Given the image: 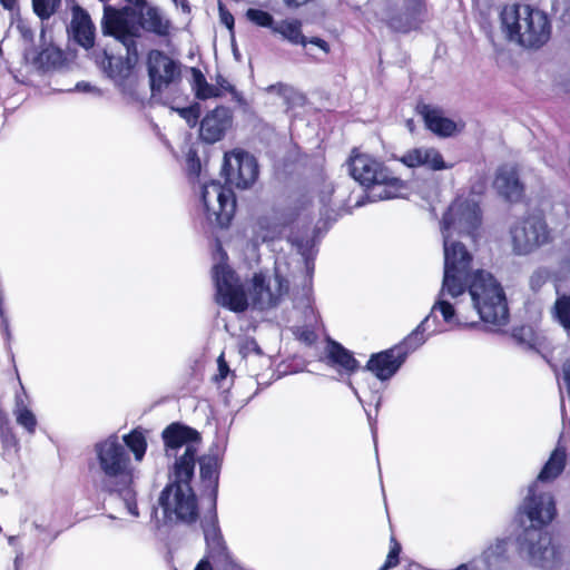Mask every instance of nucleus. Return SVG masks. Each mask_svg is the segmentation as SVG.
Instances as JSON below:
<instances>
[{
  "label": "nucleus",
  "instance_id": "nucleus-3",
  "mask_svg": "<svg viewBox=\"0 0 570 570\" xmlns=\"http://www.w3.org/2000/svg\"><path fill=\"white\" fill-rule=\"evenodd\" d=\"M213 277L216 302L233 312H243L249 302L258 309L276 306L289 287L288 265L283 259L275 262L273 275L254 274L245 292L234 272L224 262L215 264Z\"/></svg>",
  "mask_w": 570,
  "mask_h": 570
},
{
  "label": "nucleus",
  "instance_id": "nucleus-16",
  "mask_svg": "<svg viewBox=\"0 0 570 570\" xmlns=\"http://www.w3.org/2000/svg\"><path fill=\"white\" fill-rule=\"evenodd\" d=\"M399 161L409 168H424L431 171H440L452 168L439 149L429 146L415 147L406 150Z\"/></svg>",
  "mask_w": 570,
  "mask_h": 570
},
{
  "label": "nucleus",
  "instance_id": "nucleus-33",
  "mask_svg": "<svg viewBox=\"0 0 570 570\" xmlns=\"http://www.w3.org/2000/svg\"><path fill=\"white\" fill-rule=\"evenodd\" d=\"M246 17L253 23L259 27L271 28L272 30L275 24L273 16L263 10L248 9L246 11Z\"/></svg>",
  "mask_w": 570,
  "mask_h": 570
},
{
  "label": "nucleus",
  "instance_id": "nucleus-31",
  "mask_svg": "<svg viewBox=\"0 0 570 570\" xmlns=\"http://www.w3.org/2000/svg\"><path fill=\"white\" fill-rule=\"evenodd\" d=\"M285 225L279 222L264 219L259 222V234L262 242H271L282 236Z\"/></svg>",
  "mask_w": 570,
  "mask_h": 570
},
{
  "label": "nucleus",
  "instance_id": "nucleus-22",
  "mask_svg": "<svg viewBox=\"0 0 570 570\" xmlns=\"http://www.w3.org/2000/svg\"><path fill=\"white\" fill-rule=\"evenodd\" d=\"M75 40L85 48H91L95 41V27L89 14L79 7L72 9L70 24Z\"/></svg>",
  "mask_w": 570,
  "mask_h": 570
},
{
  "label": "nucleus",
  "instance_id": "nucleus-29",
  "mask_svg": "<svg viewBox=\"0 0 570 570\" xmlns=\"http://www.w3.org/2000/svg\"><path fill=\"white\" fill-rule=\"evenodd\" d=\"M200 478L205 487L210 489L214 499H216L218 473L216 463L212 459L200 461Z\"/></svg>",
  "mask_w": 570,
  "mask_h": 570
},
{
  "label": "nucleus",
  "instance_id": "nucleus-10",
  "mask_svg": "<svg viewBox=\"0 0 570 570\" xmlns=\"http://www.w3.org/2000/svg\"><path fill=\"white\" fill-rule=\"evenodd\" d=\"M200 200L203 212L209 224L226 227L230 223L236 203L229 188L218 181H210L202 186Z\"/></svg>",
  "mask_w": 570,
  "mask_h": 570
},
{
  "label": "nucleus",
  "instance_id": "nucleus-17",
  "mask_svg": "<svg viewBox=\"0 0 570 570\" xmlns=\"http://www.w3.org/2000/svg\"><path fill=\"white\" fill-rule=\"evenodd\" d=\"M416 109L422 116L426 128L436 136L450 137L462 131L464 128V122L462 120L448 118L444 115V111L436 106L420 104Z\"/></svg>",
  "mask_w": 570,
  "mask_h": 570
},
{
  "label": "nucleus",
  "instance_id": "nucleus-55",
  "mask_svg": "<svg viewBox=\"0 0 570 570\" xmlns=\"http://www.w3.org/2000/svg\"><path fill=\"white\" fill-rule=\"evenodd\" d=\"M413 120H407V127L410 130H412Z\"/></svg>",
  "mask_w": 570,
  "mask_h": 570
},
{
  "label": "nucleus",
  "instance_id": "nucleus-35",
  "mask_svg": "<svg viewBox=\"0 0 570 570\" xmlns=\"http://www.w3.org/2000/svg\"><path fill=\"white\" fill-rule=\"evenodd\" d=\"M58 0H32L35 12L41 18H49L53 11Z\"/></svg>",
  "mask_w": 570,
  "mask_h": 570
},
{
  "label": "nucleus",
  "instance_id": "nucleus-38",
  "mask_svg": "<svg viewBox=\"0 0 570 570\" xmlns=\"http://www.w3.org/2000/svg\"><path fill=\"white\" fill-rule=\"evenodd\" d=\"M180 117H183L190 127H194L198 119V112L195 108H181L177 109Z\"/></svg>",
  "mask_w": 570,
  "mask_h": 570
},
{
  "label": "nucleus",
  "instance_id": "nucleus-52",
  "mask_svg": "<svg viewBox=\"0 0 570 570\" xmlns=\"http://www.w3.org/2000/svg\"><path fill=\"white\" fill-rule=\"evenodd\" d=\"M307 0H285V2L288 4V6H294V7H298L303 3H305Z\"/></svg>",
  "mask_w": 570,
  "mask_h": 570
},
{
  "label": "nucleus",
  "instance_id": "nucleus-25",
  "mask_svg": "<svg viewBox=\"0 0 570 570\" xmlns=\"http://www.w3.org/2000/svg\"><path fill=\"white\" fill-rule=\"evenodd\" d=\"M302 23L297 19H285L275 22L273 32L293 45L306 46V38L302 35Z\"/></svg>",
  "mask_w": 570,
  "mask_h": 570
},
{
  "label": "nucleus",
  "instance_id": "nucleus-14",
  "mask_svg": "<svg viewBox=\"0 0 570 570\" xmlns=\"http://www.w3.org/2000/svg\"><path fill=\"white\" fill-rule=\"evenodd\" d=\"M513 249L528 254L549 240V230L540 216H530L517 223L511 229Z\"/></svg>",
  "mask_w": 570,
  "mask_h": 570
},
{
  "label": "nucleus",
  "instance_id": "nucleus-43",
  "mask_svg": "<svg viewBox=\"0 0 570 570\" xmlns=\"http://www.w3.org/2000/svg\"><path fill=\"white\" fill-rule=\"evenodd\" d=\"M307 43H311V45H314L316 47H318L324 53H328L330 52V46L326 41H324L323 39L321 38H311L309 40L306 39V45Z\"/></svg>",
  "mask_w": 570,
  "mask_h": 570
},
{
  "label": "nucleus",
  "instance_id": "nucleus-20",
  "mask_svg": "<svg viewBox=\"0 0 570 570\" xmlns=\"http://www.w3.org/2000/svg\"><path fill=\"white\" fill-rule=\"evenodd\" d=\"M406 357L401 348L394 347L373 355L367 363V368L380 380H387L400 368Z\"/></svg>",
  "mask_w": 570,
  "mask_h": 570
},
{
  "label": "nucleus",
  "instance_id": "nucleus-32",
  "mask_svg": "<svg viewBox=\"0 0 570 570\" xmlns=\"http://www.w3.org/2000/svg\"><path fill=\"white\" fill-rule=\"evenodd\" d=\"M554 313L564 330L570 332V296H562L556 301Z\"/></svg>",
  "mask_w": 570,
  "mask_h": 570
},
{
  "label": "nucleus",
  "instance_id": "nucleus-40",
  "mask_svg": "<svg viewBox=\"0 0 570 570\" xmlns=\"http://www.w3.org/2000/svg\"><path fill=\"white\" fill-rule=\"evenodd\" d=\"M296 334H297L298 338L306 344H312L316 340L315 332L309 328H302V330L298 328Z\"/></svg>",
  "mask_w": 570,
  "mask_h": 570
},
{
  "label": "nucleus",
  "instance_id": "nucleus-4",
  "mask_svg": "<svg viewBox=\"0 0 570 570\" xmlns=\"http://www.w3.org/2000/svg\"><path fill=\"white\" fill-rule=\"evenodd\" d=\"M469 298V291L462 288L460 293L453 294L450 292H445L443 289V284L441 285L438 299L433 304L430 314L420 323V325L403 341L401 346L402 353H409L416 350L421 346L428 335L439 334L444 332V328L436 320V314L443 318V322L451 327L456 326H472L476 322L470 320L469 313L470 307L473 312H475L472 307V304H466L465 301Z\"/></svg>",
  "mask_w": 570,
  "mask_h": 570
},
{
  "label": "nucleus",
  "instance_id": "nucleus-50",
  "mask_svg": "<svg viewBox=\"0 0 570 570\" xmlns=\"http://www.w3.org/2000/svg\"><path fill=\"white\" fill-rule=\"evenodd\" d=\"M0 3L4 9L13 10L17 4V0H0Z\"/></svg>",
  "mask_w": 570,
  "mask_h": 570
},
{
  "label": "nucleus",
  "instance_id": "nucleus-47",
  "mask_svg": "<svg viewBox=\"0 0 570 570\" xmlns=\"http://www.w3.org/2000/svg\"><path fill=\"white\" fill-rule=\"evenodd\" d=\"M563 374H564V380L567 382L568 392H569V396H570V358L567 360V362L563 365Z\"/></svg>",
  "mask_w": 570,
  "mask_h": 570
},
{
  "label": "nucleus",
  "instance_id": "nucleus-1",
  "mask_svg": "<svg viewBox=\"0 0 570 570\" xmlns=\"http://www.w3.org/2000/svg\"><path fill=\"white\" fill-rule=\"evenodd\" d=\"M482 216L473 198L458 197L444 213L441 222L444 271L443 289L453 294L469 291V301L484 323L502 326L508 321L505 295L500 283L489 272H471L472 256L462 238H475Z\"/></svg>",
  "mask_w": 570,
  "mask_h": 570
},
{
  "label": "nucleus",
  "instance_id": "nucleus-8",
  "mask_svg": "<svg viewBox=\"0 0 570 570\" xmlns=\"http://www.w3.org/2000/svg\"><path fill=\"white\" fill-rule=\"evenodd\" d=\"M518 551L530 566L553 570L563 560L562 548L542 529H524L518 538Z\"/></svg>",
  "mask_w": 570,
  "mask_h": 570
},
{
  "label": "nucleus",
  "instance_id": "nucleus-53",
  "mask_svg": "<svg viewBox=\"0 0 570 570\" xmlns=\"http://www.w3.org/2000/svg\"><path fill=\"white\" fill-rule=\"evenodd\" d=\"M2 324H3V330L6 332L7 335H9V324H8V320L3 317L2 320Z\"/></svg>",
  "mask_w": 570,
  "mask_h": 570
},
{
  "label": "nucleus",
  "instance_id": "nucleus-12",
  "mask_svg": "<svg viewBox=\"0 0 570 570\" xmlns=\"http://www.w3.org/2000/svg\"><path fill=\"white\" fill-rule=\"evenodd\" d=\"M426 17L425 0H397L385 10L382 20L394 31L405 33L416 30Z\"/></svg>",
  "mask_w": 570,
  "mask_h": 570
},
{
  "label": "nucleus",
  "instance_id": "nucleus-2",
  "mask_svg": "<svg viewBox=\"0 0 570 570\" xmlns=\"http://www.w3.org/2000/svg\"><path fill=\"white\" fill-rule=\"evenodd\" d=\"M129 449L136 462H141L146 450V438L140 431H132L124 436L110 435L95 446L99 471L102 473L104 487L114 493V501L125 513L139 517L136 500V471L127 453Z\"/></svg>",
  "mask_w": 570,
  "mask_h": 570
},
{
  "label": "nucleus",
  "instance_id": "nucleus-42",
  "mask_svg": "<svg viewBox=\"0 0 570 570\" xmlns=\"http://www.w3.org/2000/svg\"><path fill=\"white\" fill-rule=\"evenodd\" d=\"M219 17L223 24H225L228 29H232L234 26V17L229 13L225 8L219 4Z\"/></svg>",
  "mask_w": 570,
  "mask_h": 570
},
{
  "label": "nucleus",
  "instance_id": "nucleus-51",
  "mask_svg": "<svg viewBox=\"0 0 570 570\" xmlns=\"http://www.w3.org/2000/svg\"><path fill=\"white\" fill-rule=\"evenodd\" d=\"M400 547L395 544L389 552V556L393 559H399Z\"/></svg>",
  "mask_w": 570,
  "mask_h": 570
},
{
  "label": "nucleus",
  "instance_id": "nucleus-41",
  "mask_svg": "<svg viewBox=\"0 0 570 570\" xmlns=\"http://www.w3.org/2000/svg\"><path fill=\"white\" fill-rule=\"evenodd\" d=\"M217 364H218V374H217L216 379L224 380L229 372V367L225 361L224 354L219 355V357L217 360Z\"/></svg>",
  "mask_w": 570,
  "mask_h": 570
},
{
  "label": "nucleus",
  "instance_id": "nucleus-36",
  "mask_svg": "<svg viewBox=\"0 0 570 570\" xmlns=\"http://www.w3.org/2000/svg\"><path fill=\"white\" fill-rule=\"evenodd\" d=\"M216 82H217L216 87L220 90V96L224 92H230L235 100H237V101L242 100L240 95L235 90L234 86L230 82H228L224 77L218 76Z\"/></svg>",
  "mask_w": 570,
  "mask_h": 570
},
{
  "label": "nucleus",
  "instance_id": "nucleus-46",
  "mask_svg": "<svg viewBox=\"0 0 570 570\" xmlns=\"http://www.w3.org/2000/svg\"><path fill=\"white\" fill-rule=\"evenodd\" d=\"M397 563H399V559H393L392 557H390L387 554L386 560H385L384 564L381 567L380 570H389L391 568L396 567Z\"/></svg>",
  "mask_w": 570,
  "mask_h": 570
},
{
  "label": "nucleus",
  "instance_id": "nucleus-24",
  "mask_svg": "<svg viewBox=\"0 0 570 570\" xmlns=\"http://www.w3.org/2000/svg\"><path fill=\"white\" fill-rule=\"evenodd\" d=\"M566 461V449L562 446H557L550 454L549 460L543 465L534 482H537L540 487V483L551 482L557 479L564 470Z\"/></svg>",
  "mask_w": 570,
  "mask_h": 570
},
{
  "label": "nucleus",
  "instance_id": "nucleus-15",
  "mask_svg": "<svg viewBox=\"0 0 570 570\" xmlns=\"http://www.w3.org/2000/svg\"><path fill=\"white\" fill-rule=\"evenodd\" d=\"M223 171L229 185L246 189L257 179L258 166L248 153L234 150L225 155Z\"/></svg>",
  "mask_w": 570,
  "mask_h": 570
},
{
  "label": "nucleus",
  "instance_id": "nucleus-30",
  "mask_svg": "<svg viewBox=\"0 0 570 570\" xmlns=\"http://www.w3.org/2000/svg\"><path fill=\"white\" fill-rule=\"evenodd\" d=\"M334 193V187L332 184H323L316 195V205L318 206V212L322 216L328 217L330 213L333 212V202L332 196Z\"/></svg>",
  "mask_w": 570,
  "mask_h": 570
},
{
  "label": "nucleus",
  "instance_id": "nucleus-37",
  "mask_svg": "<svg viewBox=\"0 0 570 570\" xmlns=\"http://www.w3.org/2000/svg\"><path fill=\"white\" fill-rule=\"evenodd\" d=\"M240 353L246 357L250 354L259 355L262 351L255 340L246 338L240 346Z\"/></svg>",
  "mask_w": 570,
  "mask_h": 570
},
{
  "label": "nucleus",
  "instance_id": "nucleus-18",
  "mask_svg": "<svg viewBox=\"0 0 570 570\" xmlns=\"http://www.w3.org/2000/svg\"><path fill=\"white\" fill-rule=\"evenodd\" d=\"M204 537L207 544V558L215 563L227 566L230 561L226 543L220 532L217 514L214 512L203 524Z\"/></svg>",
  "mask_w": 570,
  "mask_h": 570
},
{
  "label": "nucleus",
  "instance_id": "nucleus-54",
  "mask_svg": "<svg viewBox=\"0 0 570 570\" xmlns=\"http://www.w3.org/2000/svg\"><path fill=\"white\" fill-rule=\"evenodd\" d=\"M174 1H175V2H177L178 0H174ZM181 6H183V9H184V10H187V9H188V7L185 4V1H184V0H181Z\"/></svg>",
  "mask_w": 570,
  "mask_h": 570
},
{
  "label": "nucleus",
  "instance_id": "nucleus-23",
  "mask_svg": "<svg viewBox=\"0 0 570 570\" xmlns=\"http://www.w3.org/2000/svg\"><path fill=\"white\" fill-rule=\"evenodd\" d=\"M12 413L18 425L23 428L29 434H33L37 428V417L29 407V395L20 382V392L14 394V405Z\"/></svg>",
  "mask_w": 570,
  "mask_h": 570
},
{
  "label": "nucleus",
  "instance_id": "nucleus-9",
  "mask_svg": "<svg viewBox=\"0 0 570 570\" xmlns=\"http://www.w3.org/2000/svg\"><path fill=\"white\" fill-rule=\"evenodd\" d=\"M191 479H178L173 473V482L161 491L159 504L168 521L190 524L198 520L199 510L196 495L190 487Z\"/></svg>",
  "mask_w": 570,
  "mask_h": 570
},
{
  "label": "nucleus",
  "instance_id": "nucleus-19",
  "mask_svg": "<svg viewBox=\"0 0 570 570\" xmlns=\"http://www.w3.org/2000/svg\"><path fill=\"white\" fill-rule=\"evenodd\" d=\"M232 124V115L225 107H217L208 112L200 122V137L214 144L223 138Z\"/></svg>",
  "mask_w": 570,
  "mask_h": 570
},
{
  "label": "nucleus",
  "instance_id": "nucleus-49",
  "mask_svg": "<svg viewBox=\"0 0 570 570\" xmlns=\"http://www.w3.org/2000/svg\"><path fill=\"white\" fill-rule=\"evenodd\" d=\"M75 89L82 92L95 90L88 82H78Z\"/></svg>",
  "mask_w": 570,
  "mask_h": 570
},
{
  "label": "nucleus",
  "instance_id": "nucleus-44",
  "mask_svg": "<svg viewBox=\"0 0 570 570\" xmlns=\"http://www.w3.org/2000/svg\"><path fill=\"white\" fill-rule=\"evenodd\" d=\"M9 430H12L9 417L6 412L0 410V433Z\"/></svg>",
  "mask_w": 570,
  "mask_h": 570
},
{
  "label": "nucleus",
  "instance_id": "nucleus-39",
  "mask_svg": "<svg viewBox=\"0 0 570 570\" xmlns=\"http://www.w3.org/2000/svg\"><path fill=\"white\" fill-rule=\"evenodd\" d=\"M267 91L287 98L292 92V88L283 83H277L269 86Z\"/></svg>",
  "mask_w": 570,
  "mask_h": 570
},
{
  "label": "nucleus",
  "instance_id": "nucleus-21",
  "mask_svg": "<svg viewBox=\"0 0 570 570\" xmlns=\"http://www.w3.org/2000/svg\"><path fill=\"white\" fill-rule=\"evenodd\" d=\"M493 185L497 191L508 200H518L523 193L517 171L510 166H503L498 170Z\"/></svg>",
  "mask_w": 570,
  "mask_h": 570
},
{
  "label": "nucleus",
  "instance_id": "nucleus-11",
  "mask_svg": "<svg viewBox=\"0 0 570 570\" xmlns=\"http://www.w3.org/2000/svg\"><path fill=\"white\" fill-rule=\"evenodd\" d=\"M147 71L153 97L178 85L181 80V63L160 50L147 56Z\"/></svg>",
  "mask_w": 570,
  "mask_h": 570
},
{
  "label": "nucleus",
  "instance_id": "nucleus-5",
  "mask_svg": "<svg viewBox=\"0 0 570 570\" xmlns=\"http://www.w3.org/2000/svg\"><path fill=\"white\" fill-rule=\"evenodd\" d=\"M501 21L508 38L523 47L539 48L550 38L551 27L547 14L529 6L505 7Z\"/></svg>",
  "mask_w": 570,
  "mask_h": 570
},
{
  "label": "nucleus",
  "instance_id": "nucleus-27",
  "mask_svg": "<svg viewBox=\"0 0 570 570\" xmlns=\"http://www.w3.org/2000/svg\"><path fill=\"white\" fill-rule=\"evenodd\" d=\"M191 75L193 89L197 98L204 100L220 97V90L216 86L208 83L200 70L191 68Z\"/></svg>",
  "mask_w": 570,
  "mask_h": 570
},
{
  "label": "nucleus",
  "instance_id": "nucleus-28",
  "mask_svg": "<svg viewBox=\"0 0 570 570\" xmlns=\"http://www.w3.org/2000/svg\"><path fill=\"white\" fill-rule=\"evenodd\" d=\"M507 542L497 541L483 551L481 559L487 570H493L499 563L505 560Z\"/></svg>",
  "mask_w": 570,
  "mask_h": 570
},
{
  "label": "nucleus",
  "instance_id": "nucleus-48",
  "mask_svg": "<svg viewBox=\"0 0 570 570\" xmlns=\"http://www.w3.org/2000/svg\"><path fill=\"white\" fill-rule=\"evenodd\" d=\"M195 570H213V568L208 559H203L199 561Z\"/></svg>",
  "mask_w": 570,
  "mask_h": 570
},
{
  "label": "nucleus",
  "instance_id": "nucleus-45",
  "mask_svg": "<svg viewBox=\"0 0 570 570\" xmlns=\"http://www.w3.org/2000/svg\"><path fill=\"white\" fill-rule=\"evenodd\" d=\"M454 570H480V567L475 560L470 561L468 563H462L456 567Z\"/></svg>",
  "mask_w": 570,
  "mask_h": 570
},
{
  "label": "nucleus",
  "instance_id": "nucleus-13",
  "mask_svg": "<svg viewBox=\"0 0 570 570\" xmlns=\"http://www.w3.org/2000/svg\"><path fill=\"white\" fill-rule=\"evenodd\" d=\"M520 512L530 521L528 529H542L556 517V505L550 492L543 491L533 482L520 505Z\"/></svg>",
  "mask_w": 570,
  "mask_h": 570
},
{
  "label": "nucleus",
  "instance_id": "nucleus-7",
  "mask_svg": "<svg viewBox=\"0 0 570 570\" xmlns=\"http://www.w3.org/2000/svg\"><path fill=\"white\" fill-rule=\"evenodd\" d=\"M161 435L166 455L175 458L173 473L178 479L193 478L200 444L199 433L188 426L173 423L163 431Z\"/></svg>",
  "mask_w": 570,
  "mask_h": 570
},
{
  "label": "nucleus",
  "instance_id": "nucleus-34",
  "mask_svg": "<svg viewBox=\"0 0 570 570\" xmlns=\"http://www.w3.org/2000/svg\"><path fill=\"white\" fill-rule=\"evenodd\" d=\"M0 438L3 448V455L8 458L16 455L18 452V440L12 430L1 432Z\"/></svg>",
  "mask_w": 570,
  "mask_h": 570
},
{
  "label": "nucleus",
  "instance_id": "nucleus-26",
  "mask_svg": "<svg viewBox=\"0 0 570 570\" xmlns=\"http://www.w3.org/2000/svg\"><path fill=\"white\" fill-rule=\"evenodd\" d=\"M327 356L332 364L341 367L347 373H352L358 367V363L353 355L336 342H330L327 346Z\"/></svg>",
  "mask_w": 570,
  "mask_h": 570
},
{
  "label": "nucleus",
  "instance_id": "nucleus-6",
  "mask_svg": "<svg viewBox=\"0 0 570 570\" xmlns=\"http://www.w3.org/2000/svg\"><path fill=\"white\" fill-rule=\"evenodd\" d=\"M348 168L351 176L361 185L383 188L374 196L381 199H391L402 196L406 190L405 183L393 176L390 170L368 154L353 151Z\"/></svg>",
  "mask_w": 570,
  "mask_h": 570
}]
</instances>
